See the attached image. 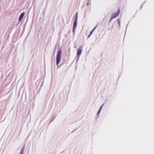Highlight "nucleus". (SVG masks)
I'll list each match as a JSON object with an SVG mask.
<instances>
[{
    "instance_id": "obj_1",
    "label": "nucleus",
    "mask_w": 154,
    "mask_h": 154,
    "mask_svg": "<svg viewBox=\"0 0 154 154\" xmlns=\"http://www.w3.org/2000/svg\"><path fill=\"white\" fill-rule=\"evenodd\" d=\"M61 54L62 51L60 50L58 51L56 57V64L57 66L60 62Z\"/></svg>"
},
{
    "instance_id": "obj_2",
    "label": "nucleus",
    "mask_w": 154,
    "mask_h": 154,
    "mask_svg": "<svg viewBox=\"0 0 154 154\" xmlns=\"http://www.w3.org/2000/svg\"><path fill=\"white\" fill-rule=\"evenodd\" d=\"M120 13V11L119 10L118 11L116 12L114 14H113L112 16V19H113L116 17H117L119 14Z\"/></svg>"
},
{
    "instance_id": "obj_3",
    "label": "nucleus",
    "mask_w": 154,
    "mask_h": 154,
    "mask_svg": "<svg viewBox=\"0 0 154 154\" xmlns=\"http://www.w3.org/2000/svg\"><path fill=\"white\" fill-rule=\"evenodd\" d=\"M25 15V13L24 12H23L20 15L19 18V22L22 19L24 15Z\"/></svg>"
},
{
    "instance_id": "obj_4",
    "label": "nucleus",
    "mask_w": 154,
    "mask_h": 154,
    "mask_svg": "<svg viewBox=\"0 0 154 154\" xmlns=\"http://www.w3.org/2000/svg\"><path fill=\"white\" fill-rule=\"evenodd\" d=\"M77 22L76 21L74 23L73 30H72L73 32H74L75 31V29L77 26Z\"/></svg>"
},
{
    "instance_id": "obj_5",
    "label": "nucleus",
    "mask_w": 154,
    "mask_h": 154,
    "mask_svg": "<svg viewBox=\"0 0 154 154\" xmlns=\"http://www.w3.org/2000/svg\"><path fill=\"white\" fill-rule=\"evenodd\" d=\"M82 49H80V48L78 49L77 50V55L78 56L80 55L82 53Z\"/></svg>"
},
{
    "instance_id": "obj_6",
    "label": "nucleus",
    "mask_w": 154,
    "mask_h": 154,
    "mask_svg": "<svg viewBox=\"0 0 154 154\" xmlns=\"http://www.w3.org/2000/svg\"><path fill=\"white\" fill-rule=\"evenodd\" d=\"M103 104L101 107H100V109H99V110L98 111V114H99L102 109V108L103 107Z\"/></svg>"
},
{
    "instance_id": "obj_7",
    "label": "nucleus",
    "mask_w": 154,
    "mask_h": 154,
    "mask_svg": "<svg viewBox=\"0 0 154 154\" xmlns=\"http://www.w3.org/2000/svg\"><path fill=\"white\" fill-rule=\"evenodd\" d=\"M93 32L92 31L91 32V33H90V34L89 35V36H90L92 35V34Z\"/></svg>"
},
{
    "instance_id": "obj_8",
    "label": "nucleus",
    "mask_w": 154,
    "mask_h": 154,
    "mask_svg": "<svg viewBox=\"0 0 154 154\" xmlns=\"http://www.w3.org/2000/svg\"><path fill=\"white\" fill-rule=\"evenodd\" d=\"M95 28H95V27L94 28V29H93V30L92 31H93V32H94V30H95Z\"/></svg>"
}]
</instances>
